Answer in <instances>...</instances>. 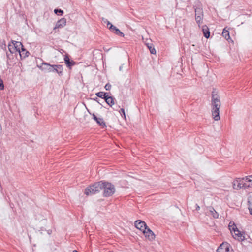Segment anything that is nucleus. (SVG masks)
Wrapping results in <instances>:
<instances>
[{"instance_id": "f257e3e1", "label": "nucleus", "mask_w": 252, "mask_h": 252, "mask_svg": "<svg viewBox=\"0 0 252 252\" xmlns=\"http://www.w3.org/2000/svg\"><path fill=\"white\" fill-rule=\"evenodd\" d=\"M103 190V196L105 197L112 196L115 192L114 185L105 180H101L90 185L85 189L84 193L86 195L95 194Z\"/></svg>"}, {"instance_id": "f03ea898", "label": "nucleus", "mask_w": 252, "mask_h": 252, "mask_svg": "<svg viewBox=\"0 0 252 252\" xmlns=\"http://www.w3.org/2000/svg\"><path fill=\"white\" fill-rule=\"evenodd\" d=\"M211 104H212V115L215 121L220 119V97L217 94V91L213 89L212 92Z\"/></svg>"}, {"instance_id": "7ed1b4c3", "label": "nucleus", "mask_w": 252, "mask_h": 252, "mask_svg": "<svg viewBox=\"0 0 252 252\" xmlns=\"http://www.w3.org/2000/svg\"><path fill=\"white\" fill-rule=\"evenodd\" d=\"M194 4L193 8H194L195 12V19L198 26L200 27V25L203 23V19L204 17L202 4L198 0L195 1Z\"/></svg>"}, {"instance_id": "20e7f679", "label": "nucleus", "mask_w": 252, "mask_h": 252, "mask_svg": "<svg viewBox=\"0 0 252 252\" xmlns=\"http://www.w3.org/2000/svg\"><path fill=\"white\" fill-rule=\"evenodd\" d=\"M233 188L235 189L238 190L240 189H245L249 188V185H247V183L244 182V179L243 178H236L233 182Z\"/></svg>"}, {"instance_id": "39448f33", "label": "nucleus", "mask_w": 252, "mask_h": 252, "mask_svg": "<svg viewBox=\"0 0 252 252\" xmlns=\"http://www.w3.org/2000/svg\"><path fill=\"white\" fill-rule=\"evenodd\" d=\"M102 20L104 23L107 24V27L108 29L111 31V32L120 37H124V33L122 32L118 28L113 25L110 21H108L107 19L104 20V18H102Z\"/></svg>"}, {"instance_id": "423d86ee", "label": "nucleus", "mask_w": 252, "mask_h": 252, "mask_svg": "<svg viewBox=\"0 0 252 252\" xmlns=\"http://www.w3.org/2000/svg\"><path fill=\"white\" fill-rule=\"evenodd\" d=\"M37 67L44 73L51 72L52 65L43 61L40 64H37Z\"/></svg>"}, {"instance_id": "0eeeda50", "label": "nucleus", "mask_w": 252, "mask_h": 252, "mask_svg": "<svg viewBox=\"0 0 252 252\" xmlns=\"http://www.w3.org/2000/svg\"><path fill=\"white\" fill-rule=\"evenodd\" d=\"M91 116H92V119L101 128H104L107 127L106 123L102 118L97 117L95 114H91Z\"/></svg>"}, {"instance_id": "6e6552de", "label": "nucleus", "mask_w": 252, "mask_h": 252, "mask_svg": "<svg viewBox=\"0 0 252 252\" xmlns=\"http://www.w3.org/2000/svg\"><path fill=\"white\" fill-rule=\"evenodd\" d=\"M145 237L149 241H152L155 239L156 235L147 226L146 230L143 231Z\"/></svg>"}, {"instance_id": "1a4fd4ad", "label": "nucleus", "mask_w": 252, "mask_h": 252, "mask_svg": "<svg viewBox=\"0 0 252 252\" xmlns=\"http://www.w3.org/2000/svg\"><path fill=\"white\" fill-rule=\"evenodd\" d=\"M230 245L227 242H223L218 248L216 252H229L230 251Z\"/></svg>"}, {"instance_id": "9d476101", "label": "nucleus", "mask_w": 252, "mask_h": 252, "mask_svg": "<svg viewBox=\"0 0 252 252\" xmlns=\"http://www.w3.org/2000/svg\"><path fill=\"white\" fill-rule=\"evenodd\" d=\"M134 224L135 227L141 230L143 233L144 230H146L147 225L145 221L140 220H138L135 221Z\"/></svg>"}, {"instance_id": "9b49d317", "label": "nucleus", "mask_w": 252, "mask_h": 252, "mask_svg": "<svg viewBox=\"0 0 252 252\" xmlns=\"http://www.w3.org/2000/svg\"><path fill=\"white\" fill-rule=\"evenodd\" d=\"M235 227L231 228V232L233 231L235 233V236L238 237V240L240 241H244L245 239V236L243 234V232L240 231L237 227L236 225H234Z\"/></svg>"}, {"instance_id": "f8f14e48", "label": "nucleus", "mask_w": 252, "mask_h": 252, "mask_svg": "<svg viewBox=\"0 0 252 252\" xmlns=\"http://www.w3.org/2000/svg\"><path fill=\"white\" fill-rule=\"evenodd\" d=\"M63 67L62 65L60 64H54L52 65L51 72L57 73L59 76H62L63 75Z\"/></svg>"}, {"instance_id": "ddd939ff", "label": "nucleus", "mask_w": 252, "mask_h": 252, "mask_svg": "<svg viewBox=\"0 0 252 252\" xmlns=\"http://www.w3.org/2000/svg\"><path fill=\"white\" fill-rule=\"evenodd\" d=\"M64 63L66 66L70 69L76 64V62L69 58L68 54H66L64 58Z\"/></svg>"}, {"instance_id": "4468645a", "label": "nucleus", "mask_w": 252, "mask_h": 252, "mask_svg": "<svg viewBox=\"0 0 252 252\" xmlns=\"http://www.w3.org/2000/svg\"><path fill=\"white\" fill-rule=\"evenodd\" d=\"M66 23V19L65 18H62L56 22L53 30H56V29L62 28L65 26Z\"/></svg>"}, {"instance_id": "2eb2a0df", "label": "nucleus", "mask_w": 252, "mask_h": 252, "mask_svg": "<svg viewBox=\"0 0 252 252\" xmlns=\"http://www.w3.org/2000/svg\"><path fill=\"white\" fill-rule=\"evenodd\" d=\"M19 54L20 55V59L23 60L29 55L30 53L26 50L24 46H23Z\"/></svg>"}, {"instance_id": "dca6fc26", "label": "nucleus", "mask_w": 252, "mask_h": 252, "mask_svg": "<svg viewBox=\"0 0 252 252\" xmlns=\"http://www.w3.org/2000/svg\"><path fill=\"white\" fill-rule=\"evenodd\" d=\"M202 31L204 36L208 39L210 36V30L206 25H203L202 27Z\"/></svg>"}, {"instance_id": "f3484780", "label": "nucleus", "mask_w": 252, "mask_h": 252, "mask_svg": "<svg viewBox=\"0 0 252 252\" xmlns=\"http://www.w3.org/2000/svg\"><path fill=\"white\" fill-rule=\"evenodd\" d=\"M222 35L223 37H224L225 39L227 40L229 42H233V40L230 38L229 35V32L228 30H226V28L223 29Z\"/></svg>"}, {"instance_id": "a211bd4d", "label": "nucleus", "mask_w": 252, "mask_h": 252, "mask_svg": "<svg viewBox=\"0 0 252 252\" xmlns=\"http://www.w3.org/2000/svg\"><path fill=\"white\" fill-rule=\"evenodd\" d=\"M208 209V214L211 215L213 218L217 219L219 217V214L216 211L214 208L212 206H209Z\"/></svg>"}, {"instance_id": "6ab92c4d", "label": "nucleus", "mask_w": 252, "mask_h": 252, "mask_svg": "<svg viewBox=\"0 0 252 252\" xmlns=\"http://www.w3.org/2000/svg\"><path fill=\"white\" fill-rule=\"evenodd\" d=\"M107 97H108V98H105L104 100H105V101L106 102V103L111 107H112V106L114 105L115 104V98L114 96H109V94H108V96Z\"/></svg>"}, {"instance_id": "aec40b11", "label": "nucleus", "mask_w": 252, "mask_h": 252, "mask_svg": "<svg viewBox=\"0 0 252 252\" xmlns=\"http://www.w3.org/2000/svg\"><path fill=\"white\" fill-rule=\"evenodd\" d=\"M109 94V93L100 91L95 93V95H96L97 97L104 99L105 98L107 99L108 98L107 96Z\"/></svg>"}, {"instance_id": "412c9836", "label": "nucleus", "mask_w": 252, "mask_h": 252, "mask_svg": "<svg viewBox=\"0 0 252 252\" xmlns=\"http://www.w3.org/2000/svg\"><path fill=\"white\" fill-rule=\"evenodd\" d=\"M244 182L247 183V185H249V187L252 186V175L243 177Z\"/></svg>"}, {"instance_id": "4be33fe9", "label": "nucleus", "mask_w": 252, "mask_h": 252, "mask_svg": "<svg viewBox=\"0 0 252 252\" xmlns=\"http://www.w3.org/2000/svg\"><path fill=\"white\" fill-rule=\"evenodd\" d=\"M23 46V45L22 42L18 41V42H15V44L13 46V47H14L16 52H17L19 54L21 49Z\"/></svg>"}, {"instance_id": "5701e85b", "label": "nucleus", "mask_w": 252, "mask_h": 252, "mask_svg": "<svg viewBox=\"0 0 252 252\" xmlns=\"http://www.w3.org/2000/svg\"><path fill=\"white\" fill-rule=\"evenodd\" d=\"M147 48L149 49V51L152 54H155L156 51L152 43H147L146 44Z\"/></svg>"}, {"instance_id": "b1692460", "label": "nucleus", "mask_w": 252, "mask_h": 252, "mask_svg": "<svg viewBox=\"0 0 252 252\" xmlns=\"http://www.w3.org/2000/svg\"><path fill=\"white\" fill-rule=\"evenodd\" d=\"M54 12L55 14L59 16H62L64 13V12L63 10L59 8H56L54 10Z\"/></svg>"}, {"instance_id": "393cba45", "label": "nucleus", "mask_w": 252, "mask_h": 252, "mask_svg": "<svg viewBox=\"0 0 252 252\" xmlns=\"http://www.w3.org/2000/svg\"><path fill=\"white\" fill-rule=\"evenodd\" d=\"M8 50L10 52L11 54H13V53H14L16 52L14 47H13V46L11 45V44L10 43L8 44Z\"/></svg>"}, {"instance_id": "a878e982", "label": "nucleus", "mask_w": 252, "mask_h": 252, "mask_svg": "<svg viewBox=\"0 0 252 252\" xmlns=\"http://www.w3.org/2000/svg\"><path fill=\"white\" fill-rule=\"evenodd\" d=\"M248 203V209L249 210L250 214L252 215V199L249 200Z\"/></svg>"}, {"instance_id": "bb28decb", "label": "nucleus", "mask_w": 252, "mask_h": 252, "mask_svg": "<svg viewBox=\"0 0 252 252\" xmlns=\"http://www.w3.org/2000/svg\"><path fill=\"white\" fill-rule=\"evenodd\" d=\"M119 113L122 117L125 119H126L125 111L124 108H121L119 110Z\"/></svg>"}, {"instance_id": "cd10ccee", "label": "nucleus", "mask_w": 252, "mask_h": 252, "mask_svg": "<svg viewBox=\"0 0 252 252\" xmlns=\"http://www.w3.org/2000/svg\"><path fill=\"white\" fill-rule=\"evenodd\" d=\"M0 44H1V46L2 49H4L5 50L6 49V45L4 40H3L2 41H0Z\"/></svg>"}, {"instance_id": "c85d7f7f", "label": "nucleus", "mask_w": 252, "mask_h": 252, "mask_svg": "<svg viewBox=\"0 0 252 252\" xmlns=\"http://www.w3.org/2000/svg\"><path fill=\"white\" fill-rule=\"evenodd\" d=\"M234 225H235V223L233 221H230L229 223L228 227L230 230L231 231V228H234Z\"/></svg>"}, {"instance_id": "c756f323", "label": "nucleus", "mask_w": 252, "mask_h": 252, "mask_svg": "<svg viewBox=\"0 0 252 252\" xmlns=\"http://www.w3.org/2000/svg\"><path fill=\"white\" fill-rule=\"evenodd\" d=\"M104 88L106 90L109 91L111 88V85L109 83H108L105 85Z\"/></svg>"}, {"instance_id": "7c9ffc66", "label": "nucleus", "mask_w": 252, "mask_h": 252, "mask_svg": "<svg viewBox=\"0 0 252 252\" xmlns=\"http://www.w3.org/2000/svg\"><path fill=\"white\" fill-rule=\"evenodd\" d=\"M97 97H95V98H91V99H93V100H94V101H95L97 102L99 104H100V105H101L102 106H102V105L101 104V103H100L99 102V99H98V98Z\"/></svg>"}, {"instance_id": "2f4dec72", "label": "nucleus", "mask_w": 252, "mask_h": 252, "mask_svg": "<svg viewBox=\"0 0 252 252\" xmlns=\"http://www.w3.org/2000/svg\"><path fill=\"white\" fill-rule=\"evenodd\" d=\"M6 56H7V60H10L12 58L13 55H12V54H9L7 52Z\"/></svg>"}, {"instance_id": "473e14b6", "label": "nucleus", "mask_w": 252, "mask_h": 252, "mask_svg": "<svg viewBox=\"0 0 252 252\" xmlns=\"http://www.w3.org/2000/svg\"><path fill=\"white\" fill-rule=\"evenodd\" d=\"M40 232V233L42 234L43 233L42 231H46V229L44 227H41L40 229L39 230Z\"/></svg>"}, {"instance_id": "72a5a7b5", "label": "nucleus", "mask_w": 252, "mask_h": 252, "mask_svg": "<svg viewBox=\"0 0 252 252\" xmlns=\"http://www.w3.org/2000/svg\"><path fill=\"white\" fill-rule=\"evenodd\" d=\"M18 41H15V40H11V41H10V44H12V45H11L12 46H14L15 44V42H18Z\"/></svg>"}, {"instance_id": "f704fd0d", "label": "nucleus", "mask_w": 252, "mask_h": 252, "mask_svg": "<svg viewBox=\"0 0 252 252\" xmlns=\"http://www.w3.org/2000/svg\"><path fill=\"white\" fill-rule=\"evenodd\" d=\"M195 207H195V210H196V211H198V210H200V206H199L197 204H196V205H195Z\"/></svg>"}, {"instance_id": "c9c22d12", "label": "nucleus", "mask_w": 252, "mask_h": 252, "mask_svg": "<svg viewBox=\"0 0 252 252\" xmlns=\"http://www.w3.org/2000/svg\"><path fill=\"white\" fill-rule=\"evenodd\" d=\"M46 231H47V233H48V235H51V234H52V230H51V229H49V230H46Z\"/></svg>"}, {"instance_id": "e433bc0d", "label": "nucleus", "mask_w": 252, "mask_h": 252, "mask_svg": "<svg viewBox=\"0 0 252 252\" xmlns=\"http://www.w3.org/2000/svg\"><path fill=\"white\" fill-rule=\"evenodd\" d=\"M86 109H87V111L88 112V113H89V114H90V115H91V114H94V113H91V112H90V111L89 110V109H88L87 107H86Z\"/></svg>"}, {"instance_id": "4c0bfd02", "label": "nucleus", "mask_w": 252, "mask_h": 252, "mask_svg": "<svg viewBox=\"0 0 252 252\" xmlns=\"http://www.w3.org/2000/svg\"><path fill=\"white\" fill-rule=\"evenodd\" d=\"M103 49H104V50L106 52H108L110 50V49H107L106 48H104Z\"/></svg>"}, {"instance_id": "58836bf2", "label": "nucleus", "mask_w": 252, "mask_h": 252, "mask_svg": "<svg viewBox=\"0 0 252 252\" xmlns=\"http://www.w3.org/2000/svg\"><path fill=\"white\" fill-rule=\"evenodd\" d=\"M122 68H123V67H122V66H120V67H119V70H122Z\"/></svg>"}, {"instance_id": "ea45409f", "label": "nucleus", "mask_w": 252, "mask_h": 252, "mask_svg": "<svg viewBox=\"0 0 252 252\" xmlns=\"http://www.w3.org/2000/svg\"><path fill=\"white\" fill-rule=\"evenodd\" d=\"M72 252H78L76 250H74Z\"/></svg>"}]
</instances>
